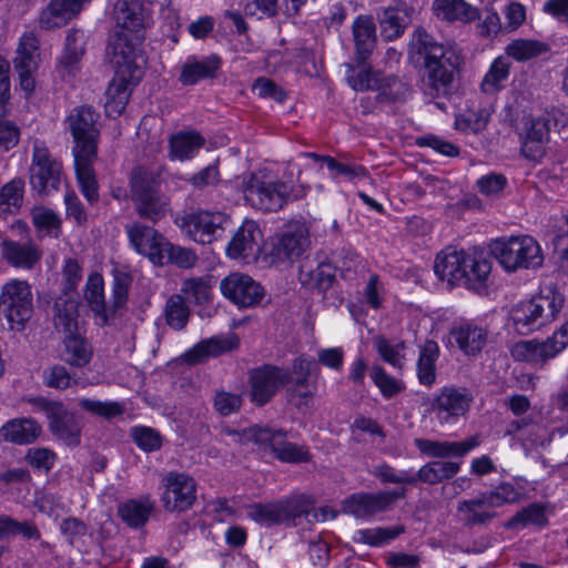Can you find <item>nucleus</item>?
<instances>
[{"label":"nucleus","mask_w":568,"mask_h":568,"mask_svg":"<svg viewBox=\"0 0 568 568\" xmlns=\"http://www.w3.org/2000/svg\"><path fill=\"white\" fill-rule=\"evenodd\" d=\"M408 54L414 63L425 68L427 93L433 98L447 95L459 64V57L423 28L414 31Z\"/></svg>","instance_id":"obj_1"},{"label":"nucleus","mask_w":568,"mask_h":568,"mask_svg":"<svg viewBox=\"0 0 568 568\" xmlns=\"http://www.w3.org/2000/svg\"><path fill=\"white\" fill-rule=\"evenodd\" d=\"M307 191V186L275 179L266 170L252 172L242 182L246 203L263 212H277L288 202L304 197Z\"/></svg>","instance_id":"obj_2"},{"label":"nucleus","mask_w":568,"mask_h":568,"mask_svg":"<svg viewBox=\"0 0 568 568\" xmlns=\"http://www.w3.org/2000/svg\"><path fill=\"white\" fill-rule=\"evenodd\" d=\"M565 303L562 294L545 288L529 301H523L511 308L510 316L517 331L528 333L551 323Z\"/></svg>","instance_id":"obj_3"},{"label":"nucleus","mask_w":568,"mask_h":568,"mask_svg":"<svg viewBox=\"0 0 568 568\" xmlns=\"http://www.w3.org/2000/svg\"><path fill=\"white\" fill-rule=\"evenodd\" d=\"M491 254L506 272L537 268L544 254L539 243L529 235L498 239L490 246Z\"/></svg>","instance_id":"obj_4"},{"label":"nucleus","mask_w":568,"mask_h":568,"mask_svg":"<svg viewBox=\"0 0 568 568\" xmlns=\"http://www.w3.org/2000/svg\"><path fill=\"white\" fill-rule=\"evenodd\" d=\"M33 314V295L27 281L12 278L0 291V316L6 318L11 331L26 328Z\"/></svg>","instance_id":"obj_5"},{"label":"nucleus","mask_w":568,"mask_h":568,"mask_svg":"<svg viewBox=\"0 0 568 568\" xmlns=\"http://www.w3.org/2000/svg\"><path fill=\"white\" fill-rule=\"evenodd\" d=\"M131 276L124 272H115L112 285V306L104 301L103 278L100 274H91L85 284L84 298L91 310L101 318L102 324H108L110 312L120 310L128 300L131 285Z\"/></svg>","instance_id":"obj_6"},{"label":"nucleus","mask_w":568,"mask_h":568,"mask_svg":"<svg viewBox=\"0 0 568 568\" xmlns=\"http://www.w3.org/2000/svg\"><path fill=\"white\" fill-rule=\"evenodd\" d=\"M62 164L49 151L44 142L34 141L29 180L33 191L49 195L59 190L62 182Z\"/></svg>","instance_id":"obj_7"},{"label":"nucleus","mask_w":568,"mask_h":568,"mask_svg":"<svg viewBox=\"0 0 568 568\" xmlns=\"http://www.w3.org/2000/svg\"><path fill=\"white\" fill-rule=\"evenodd\" d=\"M348 84L356 91H377L376 100L379 103H393L404 99L408 88L395 75H384L379 71L366 69L354 74V65L346 64Z\"/></svg>","instance_id":"obj_8"},{"label":"nucleus","mask_w":568,"mask_h":568,"mask_svg":"<svg viewBox=\"0 0 568 568\" xmlns=\"http://www.w3.org/2000/svg\"><path fill=\"white\" fill-rule=\"evenodd\" d=\"M99 118V113L89 105L77 106L67 116L65 123L74 141L73 155L98 153Z\"/></svg>","instance_id":"obj_9"},{"label":"nucleus","mask_w":568,"mask_h":568,"mask_svg":"<svg viewBox=\"0 0 568 568\" xmlns=\"http://www.w3.org/2000/svg\"><path fill=\"white\" fill-rule=\"evenodd\" d=\"M310 234L302 224L291 225L284 232L271 237L265 252L271 263L292 264L310 247Z\"/></svg>","instance_id":"obj_10"},{"label":"nucleus","mask_w":568,"mask_h":568,"mask_svg":"<svg viewBox=\"0 0 568 568\" xmlns=\"http://www.w3.org/2000/svg\"><path fill=\"white\" fill-rule=\"evenodd\" d=\"M227 222V215L222 212L202 210L186 213L176 220L180 229L201 244H210L221 237Z\"/></svg>","instance_id":"obj_11"},{"label":"nucleus","mask_w":568,"mask_h":568,"mask_svg":"<svg viewBox=\"0 0 568 568\" xmlns=\"http://www.w3.org/2000/svg\"><path fill=\"white\" fill-rule=\"evenodd\" d=\"M568 345V321L544 342L536 339L520 341L511 347V356L516 361L544 364L554 358Z\"/></svg>","instance_id":"obj_12"},{"label":"nucleus","mask_w":568,"mask_h":568,"mask_svg":"<svg viewBox=\"0 0 568 568\" xmlns=\"http://www.w3.org/2000/svg\"><path fill=\"white\" fill-rule=\"evenodd\" d=\"M291 378L288 371L265 364L250 372V399L256 406H264Z\"/></svg>","instance_id":"obj_13"},{"label":"nucleus","mask_w":568,"mask_h":568,"mask_svg":"<svg viewBox=\"0 0 568 568\" xmlns=\"http://www.w3.org/2000/svg\"><path fill=\"white\" fill-rule=\"evenodd\" d=\"M248 439L260 445L270 446L275 457L284 463H301L310 459V453L302 446L284 439L285 433L282 429H271L261 426H253L246 430Z\"/></svg>","instance_id":"obj_14"},{"label":"nucleus","mask_w":568,"mask_h":568,"mask_svg":"<svg viewBox=\"0 0 568 568\" xmlns=\"http://www.w3.org/2000/svg\"><path fill=\"white\" fill-rule=\"evenodd\" d=\"M163 485L161 501L165 510L182 513L192 507L196 499V484L191 476L170 471L163 478Z\"/></svg>","instance_id":"obj_15"},{"label":"nucleus","mask_w":568,"mask_h":568,"mask_svg":"<svg viewBox=\"0 0 568 568\" xmlns=\"http://www.w3.org/2000/svg\"><path fill=\"white\" fill-rule=\"evenodd\" d=\"M473 395L466 388L445 386L430 404V410L442 424H450L464 416L470 408Z\"/></svg>","instance_id":"obj_16"},{"label":"nucleus","mask_w":568,"mask_h":568,"mask_svg":"<svg viewBox=\"0 0 568 568\" xmlns=\"http://www.w3.org/2000/svg\"><path fill=\"white\" fill-rule=\"evenodd\" d=\"M39 40L32 32L24 33L18 44L17 54L13 59L14 70L19 74L20 87L31 94L36 88L33 73L38 69Z\"/></svg>","instance_id":"obj_17"},{"label":"nucleus","mask_w":568,"mask_h":568,"mask_svg":"<svg viewBox=\"0 0 568 568\" xmlns=\"http://www.w3.org/2000/svg\"><path fill=\"white\" fill-rule=\"evenodd\" d=\"M222 294L241 307H251L261 303L264 297L263 287L251 276L232 273L221 281Z\"/></svg>","instance_id":"obj_18"},{"label":"nucleus","mask_w":568,"mask_h":568,"mask_svg":"<svg viewBox=\"0 0 568 568\" xmlns=\"http://www.w3.org/2000/svg\"><path fill=\"white\" fill-rule=\"evenodd\" d=\"M550 135V119L546 115L529 118L524 123L521 133V154L534 162L546 155Z\"/></svg>","instance_id":"obj_19"},{"label":"nucleus","mask_w":568,"mask_h":568,"mask_svg":"<svg viewBox=\"0 0 568 568\" xmlns=\"http://www.w3.org/2000/svg\"><path fill=\"white\" fill-rule=\"evenodd\" d=\"M1 258L11 267L31 271L42 260V248L32 240H4L0 243Z\"/></svg>","instance_id":"obj_20"},{"label":"nucleus","mask_w":568,"mask_h":568,"mask_svg":"<svg viewBox=\"0 0 568 568\" xmlns=\"http://www.w3.org/2000/svg\"><path fill=\"white\" fill-rule=\"evenodd\" d=\"M262 231L258 225L246 220L237 229L226 247V254L233 260L255 258L260 252Z\"/></svg>","instance_id":"obj_21"},{"label":"nucleus","mask_w":568,"mask_h":568,"mask_svg":"<svg viewBox=\"0 0 568 568\" xmlns=\"http://www.w3.org/2000/svg\"><path fill=\"white\" fill-rule=\"evenodd\" d=\"M467 253L465 250H458L454 246L442 250L436 255L434 263V272L437 277L450 287L463 285L464 267L467 266L465 264Z\"/></svg>","instance_id":"obj_22"},{"label":"nucleus","mask_w":568,"mask_h":568,"mask_svg":"<svg viewBox=\"0 0 568 568\" xmlns=\"http://www.w3.org/2000/svg\"><path fill=\"white\" fill-rule=\"evenodd\" d=\"M357 67L365 65L376 47V24L372 16H357L352 24Z\"/></svg>","instance_id":"obj_23"},{"label":"nucleus","mask_w":568,"mask_h":568,"mask_svg":"<svg viewBox=\"0 0 568 568\" xmlns=\"http://www.w3.org/2000/svg\"><path fill=\"white\" fill-rule=\"evenodd\" d=\"M112 54L115 70L123 75L131 73L133 79H142L143 69L139 60L143 62L141 50L125 34H118L112 43Z\"/></svg>","instance_id":"obj_24"},{"label":"nucleus","mask_w":568,"mask_h":568,"mask_svg":"<svg viewBox=\"0 0 568 568\" xmlns=\"http://www.w3.org/2000/svg\"><path fill=\"white\" fill-rule=\"evenodd\" d=\"M413 7L398 0L394 6L384 8L378 12L381 36L385 41H394L399 38L410 22Z\"/></svg>","instance_id":"obj_25"},{"label":"nucleus","mask_w":568,"mask_h":568,"mask_svg":"<svg viewBox=\"0 0 568 568\" xmlns=\"http://www.w3.org/2000/svg\"><path fill=\"white\" fill-rule=\"evenodd\" d=\"M85 53V34L82 30L72 29L65 37V43L59 57L57 71L65 78H73L81 69V61Z\"/></svg>","instance_id":"obj_26"},{"label":"nucleus","mask_w":568,"mask_h":568,"mask_svg":"<svg viewBox=\"0 0 568 568\" xmlns=\"http://www.w3.org/2000/svg\"><path fill=\"white\" fill-rule=\"evenodd\" d=\"M457 515L466 527L486 526L497 513L491 501L481 493L475 498L460 500L457 504Z\"/></svg>","instance_id":"obj_27"},{"label":"nucleus","mask_w":568,"mask_h":568,"mask_svg":"<svg viewBox=\"0 0 568 568\" xmlns=\"http://www.w3.org/2000/svg\"><path fill=\"white\" fill-rule=\"evenodd\" d=\"M125 232L136 252L150 257L152 261L161 256L164 239L153 227L132 223L125 226Z\"/></svg>","instance_id":"obj_28"},{"label":"nucleus","mask_w":568,"mask_h":568,"mask_svg":"<svg viewBox=\"0 0 568 568\" xmlns=\"http://www.w3.org/2000/svg\"><path fill=\"white\" fill-rule=\"evenodd\" d=\"M415 446L420 453L434 458L463 457L479 445L476 436L463 442H438L432 439L416 438Z\"/></svg>","instance_id":"obj_29"},{"label":"nucleus","mask_w":568,"mask_h":568,"mask_svg":"<svg viewBox=\"0 0 568 568\" xmlns=\"http://www.w3.org/2000/svg\"><path fill=\"white\" fill-rule=\"evenodd\" d=\"M91 0H50L41 12L39 23L45 30L59 28L75 17Z\"/></svg>","instance_id":"obj_30"},{"label":"nucleus","mask_w":568,"mask_h":568,"mask_svg":"<svg viewBox=\"0 0 568 568\" xmlns=\"http://www.w3.org/2000/svg\"><path fill=\"white\" fill-rule=\"evenodd\" d=\"M141 79L131 78V73L126 72L121 75L115 70L114 77L110 81L105 91V110L108 113L121 114L130 99L131 90Z\"/></svg>","instance_id":"obj_31"},{"label":"nucleus","mask_w":568,"mask_h":568,"mask_svg":"<svg viewBox=\"0 0 568 568\" xmlns=\"http://www.w3.org/2000/svg\"><path fill=\"white\" fill-rule=\"evenodd\" d=\"M463 273V285L467 290L478 294H484L489 284V275L491 272V263L475 253H467L466 263Z\"/></svg>","instance_id":"obj_32"},{"label":"nucleus","mask_w":568,"mask_h":568,"mask_svg":"<svg viewBox=\"0 0 568 568\" xmlns=\"http://www.w3.org/2000/svg\"><path fill=\"white\" fill-rule=\"evenodd\" d=\"M220 68L221 59L216 54L200 60L191 57L183 64L179 80L183 85H193L201 80L215 78Z\"/></svg>","instance_id":"obj_33"},{"label":"nucleus","mask_w":568,"mask_h":568,"mask_svg":"<svg viewBox=\"0 0 568 568\" xmlns=\"http://www.w3.org/2000/svg\"><path fill=\"white\" fill-rule=\"evenodd\" d=\"M73 158L77 181L80 190L87 201L90 204H94L99 201V185L93 170V163L98 158V153L94 155L75 154Z\"/></svg>","instance_id":"obj_34"},{"label":"nucleus","mask_w":568,"mask_h":568,"mask_svg":"<svg viewBox=\"0 0 568 568\" xmlns=\"http://www.w3.org/2000/svg\"><path fill=\"white\" fill-rule=\"evenodd\" d=\"M49 429L68 446L80 444V425L74 415L68 412L63 405L49 418Z\"/></svg>","instance_id":"obj_35"},{"label":"nucleus","mask_w":568,"mask_h":568,"mask_svg":"<svg viewBox=\"0 0 568 568\" xmlns=\"http://www.w3.org/2000/svg\"><path fill=\"white\" fill-rule=\"evenodd\" d=\"M41 434V426L32 418H14L0 428V437L17 445L33 443Z\"/></svg>","instance_id":"obj_36"},{"label":"nucleus","mask_w":568,"mask_h":568,"mask_svg":"<svg viewBox=\"0 0 568 568\" xmlns=\"http://www.w3.org/2000/svg\"><path fill=\"white\" fill-rule=\"evenodd\" d=\"M439 345L433 339H426L424 344L419 346L416 364V375L419 384L430 387L436 383V363L439 358Z\"/></svg>","instance_id":"obj_37"},{"label":"nucleus","mask_w":568,"mask_h":568,"mask_svg":"<svg viewBox=\"0 0 568 568\" xmlns=\"http://www.w3.org/2000/svg\"><path fill=\"white\" fill-rule=\"evenodd\" d=\"M114 19L121 29L138 32L144 28L145 9L141 0H119L114 6Z\"/></svg>","instance_id":"obj_38"},{"label":"nucleus","mask_w":568,"mask_h":568,"mask_svg":"<svg viewBox=\"0 0 568 568\" xmlns=\"http://www.w3.org/2000/svg\"><path fill=\"white\" fill-rule=\"evenodd\" d=\"M433 10L437 18L449 22H471L479 18L478 9L465 0H435Z\"/></svg>","instance_id":"obj_39"},{"label":"nucleus","mask_w":568,"mask_h":568,"mask_svg":"<svg viewBox=\"0 0 568 568\" xmlns=\"http://www.w3.org/2000/svg\"><path fill=\"white\" fill-rule=\"evenodd\" d=\"M452 336L466 355L480 353L487 342L486 329L473 323H465L455 327L452 331Z\"/></svg>","instance_id":"obj_40"},{"label":"nucleus","mask_w":568,"mask_h":568,"mask_svg":"<svg viewBox=\"0 0 568 568\" xmlns=\"http://www.w3.org/2000/svg\"><path fill=\"white\" fill-rule=\"evenodd\" d=\"M93 357L91 343L80 334H68L63 339V361L73 367H84Z\"/></svg>","instance_id":"obj_41"},{"label":"nucleus","mask_w":568,"mask_h":568,"mask_svg":"<svg viewBox=\"0 0 568 568\" xmlns=\"http://www.w3.org/2000/svg\"><path fill=\"white\" fill-rule=\"evenodd\" d=\"M234 347L235 344L230 338L212 337L203 339L183 354V361L190 365H195Z\"/></svg>","instance_id":"obj_42"},{"label":"nucleus","mask_w":568,"mask_h":568,"mask_svg":"<svg viewBox=\"0 0 568 568\" xmlns=\"http://www.w3.org/2000/svg\"><path fill=\"white\" fill-rule=\"evenodd\" d=\"M154 508V503L149 497L130 499L121 504L118 509L120 518L131 528L143 527Z\"/></svg>","instance_id":"obj_43"},{"label":"nucleus","mask_w":568,"mask_h":568,"mask_svg":"<svg viewBox=\"0 0 568 568\" xmlns=\"http://www.w3.org/2000/svg\"><path fill=\"white\" fill-rule=\"evenodd\" d=\"M460 469V463L430 462L414 473L415 485L419 481L436 485L443 480L453 478Z\"/></svg>","instance_id":"obj_44"},{"label":"nucleus","mask_w":568,"mask_h":568,"mask_svg":"<svg viewBox=\"0 0 568 568\" xmlns=\"http://www.w3.org/2000/svg\"><path fill=\"white\" fill-rule=\"evenodd\" d=\"M204 138L197 132H179L170 139V155L181 161L193 158L204 145Z\"/></svg>","instance_id":"obj_45"},{"label":"nucleus","mask_w":568,"mask_h":568,"mask_svg":"<svg viewBox=\"0 0 568 568\" xmlns=\"http://www.w3.org/2000/svg\"><path fill=\"white\" fill-rule=\"evenodd\" d=\"M386 497L376 494H354L346 503L347 510L357 518H366L377 513L386 510Z\"/></svg>","instance_id":"obj_46"},{"label":"nucleus","mask_w":568,"mask_h":568,"mask_svg":"<svg viewBox=\"0 0 568 568\" xmlns=\"http://www.w3.org/2000/svg\"><path fill=\"white\" fill-rule=\"evenodd\" d=\"M133 203L140 217L154 223L163 219L170 211V201L160 191L133 200Z\"/></svg>","instance_id":"obj_47"},{"label":"nucleus","mask_w":568,"mask_h":568,"mask_svg":"<svg viewBox=\"0 0 568 568\" xmlns=\"http://www.w3.org/2000/svg\"><path fill=\"white\" fill-rule=\"evenodd\" d=\"M246 515L256 524L265 527L284 523V511L280 501L254 503L245 507Z\"/></svg>","instance_id":"obj_48"},{"label":"nucleus","mask_w":568,"mask_h":568,"mask_svg":"<svg viewBox=\"0 0 568 568\" xmlns=\"http://www.w3.org/2000/svg\"><path fill=\"white\" fill-rule=\"evenodd\" d=\"M159 191L160 180L151 170L143 166L132 170L130 174V195L132 201Z\"/></svg>","instance_id":"obj_49"},{"label":"nucleus","mask_w":568,"mask_h":568,"mask_svg":"<svg viewBox=\"0 0 568 568\" xmlns=\"http://www.w3.org/2000/svg\"><path fill=\"white\" fill-rule=\"evenodd\" d=\"M24 180L14 178L0 189V216L17 213L23 202Z\"/></svg>","instance_id":"obj_50"},{"label":"nucleus","mask_w":568,"mask_h":568,"mask_svg":"<svg viewBox=\"0 0 568 568\" xmlns=\"http://www.w3.org/2000/svg\"><path fill=\"white\" fill-rule=\"evenodd\" d=\"M20 535L24 539L40 540L41 532L31 520L18 521L11 516L0 515V540Z\"/></svg>","instance_id":"obj_51"},{"label":"nucleus","mask_w":568,"mask_h":568,"mask_svg":"<svg viewBox=\"0 0 568 568\" xmlns=\"http://www.w3.org/2000/svg\"><path fill=\"white\" fill-rule=\"evenodd\" d=\"M510 72V62L506 57L496 58L485 74L480 89L487 94H494L503 89V82L507 80Z\"/></svg>","instance_id":"obj_52"},{"label":"nucleus","mask_w":568,"mask_h":568,"mask_svg":"<svg viewBox=\"0 0 568 568\" xmlns=\"http://www.w3.org/2000/svg\"><path fill=\"white\" fill-rule=\"evenodd\" d=\"M184 301L196 305H203L210 302L212 297V285L210 277H190L185 278L181 286V294Z\"/></svg>","instance_id":"obj_53"},{"label":"nucleus","mask_w":568,"mask_h":568,"mask_svg":"<svg viewBox=\"0 0 568 568\" xmlns=\"http://www.w3.org/2000/svg\"><path fill=\"white\" fill-rule=\"evenodd\" d=\"M549 51V47L547 43L538 41V40H528V39H517L513 40L506 47V53L508 57L514 58L519 62H525L542 54H546Z\"/></svg>","instance_id":"obj_54"},{"label":"nucleus","mask_w":568,"mask_h":568,"mask_svg":"<svg viewBox=\"0 0 568 568\" xmlns=\"http://www.w3.org/2000/svg\"><path fill=\"white\" fill-rule=\"evenodd\" d=\"M373 346L385 363L399 371L403 369L405 362L404 351L406 348L405 342L393 343L384 336H377L373 339Z\"/></svg>","instance_id":"obj_55"},{"label":"nucleus","mask_w":568,"mask_h":568,"mask_svg":"<svg viewBox=\"0 0 568 568\" xmlns=\"http://www.w3.org/2000/svg\"><path fill=\"white\" fill-rule=\"evenodd\" d=\"M191 311L186 305L184 297L180 294L170 296L165 303L164 316L166 324L175 329H183L190 318Z\"/></svg>","instance_id":"obj_56"},{"label":"nucleus","mask_w":568,"mask_h":568,"mask_svg":"<svg viewBox=\"0 0 568 568\" xmlns=\"http://www.w3.org/2000/svg\"><path fill=\"white\" fill-rule=\"evenodd\" d=\"M54 326L58 331L71 334L78 325V307L73 300H59L54 304Z\"/></svg>","instance_id":"obj_57"},{"label":"nucleus","mask_w":568,"mask_h":568,"mask_svg":"<svg viewBox=\"0 0 568 568\" xmlns=\"http://www.w3.org/2000/svg\"><path fill=\"white\" fill-rule=\"evenodd\" d=\"M300 280L303 284H308L318 291L325 292L332 286L335 274L331 264L321 263L311 271H305L304 266H302Z\"/></svg>","instance_id":"obj_58"},{"label":"nucleus","mask_w":568,"mask_h":568,"mask_svg":"<svg viewBox=\"0 0 568 568\" xmlns=\"http://www.w3.org/2000/svg\"><path fill=\"white\" fill-rule=\"evenodd\" d=\"M42 382L44 386L59 390L77 385L78 382L71 376L68 368L62 364H53L45 367L42 372Z\"/></svg>","instance_id":"obj_59"},{"label":"nucleus","mask_w":568,"mask_h":568,"mask_svg":"<svg viewBox=\"0 0 568 568\" xmlns=\"http://www.w3.org/2000/svg\"><path fill=\"white\" fill-rule=\"evenodd\" d=\"M484 494L491 501L494 508L505 504L517 503L525 495L524 487L514 483H501L493 490L485 491Z\"/></svg>","instance_id":"obj_60"},{"label":"nucleus","mask_w":568,"mask_h":568,"mask_svg":"<svg viewBox=\"0 0 568 568\" xmlns=\"http://www.w3.org/2000/svg\"><path fill=\"white\" fill-rule=\"evenodd\" d=\"M315 366L316 364L313 359L305 357L295 358L291 368H286L291 378L283 387L293 386L301 389H311L308 387V379Z\"/></svg>","instance_id":"obj_61"},{"label":"nucleus","mask_w":568,"mask_h":568,"mask_svg":"<svg viewBox=\"0 0 568 568\" xmlns=\"http://www.w3.org/2000/svg\"><path fill=\"white\" fill-rule=\"evenodd\" d=\"M404 531L400 526L392 528L363 529L357 531L356 540L369 546L379 547L388 544Z\"/></svg>","instance_id":"obj_62"},{"label":"nucleus","mask_w":568,"mask_h":568,"mask_svg":"<svg viewBox=\"0 0 568 568\" xmlns=\"http://www.w3.org/2000/svg\"><path fill=\"white\" fill-rule=\"evenodd\" d=\"M508 185L507 178L501 173L490 172L476 181L478 192L489 199H498Z\"/></svg>","instance_id":"obj_63"},{"label":"nucleus","mask_w":568,"mask_h":568,"mask_svg":"<svg viewBox=\"0 0 568 568\" xmlns=\"http://www.w3.org/2000/svg\"><path fill=\"white\" fill-rule=\"evenodd\" d=\"M131 437L135 445L143 452H155L162 446V436L154 428L135 426L131 429Z\"/></svg>","instance_id":"obj_64"}]
</instances>
